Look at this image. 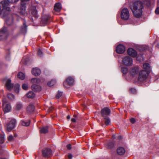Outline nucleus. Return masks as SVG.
Masks as SVG:
<instances>
[{"label":"nucleus","mask_w":159,"mask_h":159,"mask_svg":"<svg viewBox=\"0 0 159 159\" xmlns=\"http://www.w3.org/2000/svg\"><path fill=\"white\" fill-rule=\"evenodd\" d=\"M130 8L134 16L137 18H139L142 14L143 3L140 1H137L131 5Z\"/></svg>","instance_id":"obj_1"},{"label":"nucleus","mask_w":159,"mask_h":159,"mask_svg":"<svg viewBox=\"0 0 159 159\" xmlns=\"http://www.w3.org/2000/svg\"><path fill=\"white\" fill-rule=\"evenodd\" d=\"M0 7L2 8L0 13L1 16L4 18L11 11L8 1L7 0H4L1 2Z\"/></svg>","instance_id":"obj_2"},{"label":"nucleus","mask_w":159,"mask_h":159,"mask_svg":"<svg viewBox=\"0 0 159 159\" xmlns=\"http://www.w3.org/2000/svg\"><path fill=\"white\" fill-rule=\"evenodd\" d=\"M123 64L126 66H131L133 64V59L129 56H125L122 58Z\"/></svg>","instance_id":"obj_3"},{"label":"nucleus","mask_w":159,"mask_h":159,"mask_svg":"<svg viewBox=\"0 0 159 159\" xmlns=\"http://www.w3.org/2000/svg\"><path fill=\"white\" fill-rule=\"evenodd\" d=\"M3 109L4 111L9 112L11 109V107L10 103L8 102L6 98L3 99Z\"/></svg>","instance_id":"obj_4"},{"label":"nucleus","mask_w":159,"mask_h":159,"mask_svg":"<svg viewBox=\"0 0 159 159\" xmlns=\"http://www.w3.org/2000/svg\"><path fill=\"white\" fill-rule=\"evenodd\" d=\"M148 71L142 70L140 71L139 74V80L140 81H143L145 80L148 75Z\"/></svg>","instance_id":"obj_5"},{"label":"nucleus","mask_w":159,"mask_h":159,"mask_svg":"<svg viewBox=\"0 0 159 159\" xmlns=\"http://www.w3.org/2000/svg\"><path fill=\"white\" fill-rule=\"evenodd\" d=\"M120 16L121 18L124 20H127L129 18V14L127 8H124L122 10Z\"/></svg>","instance_id":"obj_6"},{"label":"nucleus","mask_w":159,"mask_h":159,"mask_svg":"<svg viewBox=\"0 0 159 159\" xmlns=\"http://www.w3.org/2000/svg\"><path fill=\"white\" fill-rule=\"evenodd\" d=\"M111 113L110 109L108 107H105L102 110L101 113L103 117H107Z\"/></svg>","instance_id":"obj_7"},{"label":"nucleus","mask_w":159,"mask_h":159,"mask_svg":"<svg viewBox=\"0 0 159 159\" xmlns=\"http://www.w3.org/2000/svg\"><path fill=\"white\" fill-rule=\"evenodd\" d=\"M52 154V151L50 148H45L42 150V155L44 157H48Z\"/></svg>","instance_id":"obj_8"},{"label":"nucleus","mask_w":159,"mask_h":159,"mask_svg":"<svg viewBox=\"0 0 159 159\" xmlns=\"http://www.w3.org/2000/svg\"><path fill=\"white\" fill-rule=\"evenodd\" d=\"M16 120L13 119L11 120L7 126V130L8 131H11L15 127L16 124Z\"/></svg>","instance_id":"obj_9"},{"label":"nucleus","mask_w":159,"mask_h":159,"mask_svg":"<svg viewBox=\"0 0 159 159\" xmlns=\"http://www.w3.org/2000/svg\"><path fill=\"white\" fill-rule=\"evenodd\" d=\"M139 68L138 67H135L131 68L130 70V74L133 77L136 76L139 72Z\"/></svg>","instance_id":"obj_10"},{"label":"nucleus","mask_w":159,"mask_h":159,"mask_svg":"<svg viewBox=\"0 0 159 159\" xmlns=\"http://www.w3.org/2000/svg\"><path fill=\"white\" fill-rule=\"evenodd\" d=\"M125 46L121 44L118 45L116 48L117 52L119 54H122L124 53L125 52Z\"/></svg>","instance_id":"obj_11"},{"label":"nucleus","mask_w":159,"mask_h":159,"mask_svg":"<svg viewBox=\"0 0 159 159\" xmlns=\"http://www.w3.org/2000/svg\"><path fill=\"white\" fill-rule=\"evenodd\" d=\"M7 34V29L5 27H4L0 31V37H1L2 39H6Z\"/></svg>","instance_id":"obj_12"},{"label":"nucleus","mask_w":159,"mask_h":159,"mask_svg":"<svg viewBox=\"0 0 159 159\" xmlns=\"http://www.w3.org/2000/svg\"><path fill=\"white\" fill-rule=\"evenodd\" d=\"M127 53L129 55L133 57H135L137 55L136 51L131 48H129L128 49Z\"/></svg>","instance_id":"obj_13"},{"label":"nucleus","mask_w":159,"mask_h":159,"mask_svg":"<svg viewBox=\"0 0 159 159\" xmlns=\"http://www.w3.org/2000/svg\"><path fill=\"white\" fill-rule=\"evenodd\" d=\"M21 6L20 10V14L23 16L26 15V12L25 11V6L24 3H21Z\"/></svg>","instance_id":"obj_14"},{"label":"nucleus","mask_w":159,"mask_h":159,"mask_svg":"<svg viewBox=\"0 0 159 159\" xmlns=\"http://www.w3.org/2000/svg\"><path fill=\"white\" fill-rule=\"evenodd\" d=\"M5 86L7 89L9 90H11L13 87V84L11 83V80L10 79H8L7 80Z\"/></svg>","instance_id":"obj_15"},{"label":"nucleus","mask_w":159,"mask_h":159,"mask_svg":"<svg viewBox=\"0 0 159 159\" xmlns=\"http://www.w3.org/2000/svg\"><path fill=\"white\" fill-rule=\"evenodd\" d=\"M32 74L36 76H38L40 74L41 71L38 68H33L32 70Z\"/></svg>","instance_id":"obj_16"},{"label":"nucleus","mask_w":159,"mask_h":159,"mask_svg":"<svg viewBox=\"0 0 159 159\" xmlns=\"http://www.w3.org/2000/svg\"><path fill=\"white\" fill-rule=\"evenodd\" d=\"M27 110L28 112L30 113H32L35 110V107L33 104L30 103L27 106Z\"/></svg>","instance_id":"obj_17"},{"label":"nucleus","mask_w":159,"mask_h":159,"mask_svg":"<svg viewBox=\"0 0 159 159\" xmlns=\"http://www.w3.org/2000/svg\"><path fill=\"white\" fill-rule=\"evenodd\" d=\"M125 149L122 147H119L117 150V153L120 155H124L125 152Z\"/></svg>","instance_id":"obj_18"},{"label":"nucleus","mask_w":159,"mask_h":159,"mask_svg":"<svg viewBox=\"0 0 159 159\" xmlns=\"http://www.w3.org/2000/svg\"><path fill=\"white\" fill-rule=\"evenodd\" d=\"M61 8V4L60 3H56L54 6V10L57 12H59Z\"/></svg>","instance_id":"obj_19"},{"label":"nucleus","mask_w":159,"mask_h":159,"mask_svg":"<svg viewBox=\"0 0 159 159\" xmlns=\"http://www.w3.org/2000/svg\"><path fill=\"white\" fill-rule=\"evenodd\" d=\"M31 88L33 90L36 91H39L41 90V87L37 85H32Z\"/></svg>","instance_id":"obj_20"},{"label":"nucleus","mask_w":159,"mask_h":159,"mask_svg":"<svg viewBox=\"0 0 159 159\" xmlns=\"http://www.w3.org/2000/svg\"><path fill=\"white\" fill-rule=\"evenodd\" d=\"M66 82L69 85H72L74 83V80L71 77H69L66 79Z\"/></svg>","instance_id":"obj_21"},{"label":"nucleus","mask_w":159,"mask_h":159,"mask_svg":"<svg viewBox=\"0 0 159 159\" xmlns=\"http://www.w3.org/2000/svg\"><path fill=\"white\" fill-rule=\"evenodd\" d=\"M26 96L29 98H32L35 97V94L33 92L30 91L26 94Z\"/></svg>","instance_id":"obj_22"},{"label":"nucleus","mask_w":159,"mask_h":159,"mask_svg":"<svg viewBox=\"0 0 159 159\" xmlns=\"http://www.w3.org/2000/svg\"><path fill=\"white\" fill-rule=\"evenodd\" d=\"M30 122V120H29L28 121L21 120L20 121V123L22 125L27 126L29 125Z\"/></svg>","instance_id":"obj_23"},{"label":"nucleus","mask_w":159,"mask_h":159,"mask_svg":"<svg viewBox=\"0 0 159 159\" xmlns=\"http://www.w3.org/2000/svg\"><path fill=\"white\" fill-rule=\"evenodd\" d=\"M40 81L39 79L35 78L32 79L31 80V82L33 84V85H37V84L39 83Z\"/></svg>","instance_id":"obj_24"},{"label":"nucleus","mask_w":159,"mask_h":159,"mask_svg":"<svg viewBox=\"0 0 159 159\" xmlns=\"http://www.w3.org/2000/svg\"><path fill=\"white\" fill-rule=\"evenodd\" d=\"M48 132V129L47 127H43L40 130V132L41 133L45 134Z\"/></svg>","instance_id":"obj_25"},{"label":"nucleus","mask_w":159,"mask_h":159,"mask_svg":"<svg viewBox=\"0 0 159 159\" xmlns=\"http://www.w3.org/2000/svg\"><path fill=\"white\" fill-rule=\"evenodd\" d=\"M30 12L32 15H33L35 17H37V10L35 8H34L33 9L31 10Z\"/></svg>","instance_id":"obj_26"},{"label":"nucleus","mask_w":159,"mask_h":159,"mask_svg":"<svg viewBox=\"0 0 159 159\" xmlns=\"http://www.w3.org/2000/svg\"><path fill=\"white\" fill-rule=\"evenodd\" d=\"M17 76L21 80H24L25 77V74L21 72L18 73Z\"/></svg>","instance_id":"obj_27"},{"label":"nucleus","mask_w":159,"mask_h":159,"mask_svg":"<svg viewBox=\"0 0 159 159\" xmlns=\"http://www.w3.org/2000/svg\"><path fill=\"white\" fill-rule=\"evenodd\" d=\"M143 68L148 70H150V67L149 64L148 63H144L143 65Z\"/></svg>","instance_id":"obj_28"},{"label":"nucleus","mask_w":159,"mask_h":159,"mask_svg":"<svg viewBox=\"0 0 159 159\" xmlns=\"http://www.w3.org/2000/svg\"><path fill=\"white\" fill-rule=\"evenodd\" d=\"M137 60L139 61H143L144 58L142 54H139L137 57Z\"/></svg>","instance_id":"obj_29"},{"label":"nucleus","mask_w":159,"mask_h":159,"mask_svg":"<svg viewBox=\"0 0 159 159\" xmlns=\"http://www.w3.org/2000/svg\"><path fill=\"white\" fill-rule=\"evenodd\" d=\"M56 81L55 80H52L51 81L48 82V85L49 86H53L56 83Z\"/></svg>","instance_id":"obj_30"},{"label":"nucleus","mask_w":159,"mask_h":159,"mask_svg":"<svg viewBox=\"0 0 159 159\" xmlns=\"http://www.w3.org/2000/svg\"><path fill=\"white\" fill-rule=\"evenodd\" d=\"M23 106L22 104L21 103H19L17 104L16 106V108L17 109L19 110Z\"/></svg>","instance_id":"obj_31"},{"label":"nucleus","mask_w":159,"mask_h":159,"mask_svg":"<svg viewBox=\"0 0 159 159\" xmlns=\"http://www.w3.org/2000/svg\"><path fill=\"white\" fill-rule=\"evenodd\" d=\"M7 97L8 98L10 99H14V96L10 93H9L7 95Z\"/></svg>","instance_id":"obj_32"},{"label":"nucleus","mask_w":159,"mask_h":159,"mask_svg":"<svg viewBox=\"0 0 159 159\" xmlns=\"http://www.w3.org/2000/svg\"><path fill=\"white\" fill-rule=\"evenodd\" d=\"M114 146L113 143L111 142H109L107 144V148H111Z\"/></svg>","instance_id":"obj_33"},{"label":"nucleus","mask_w":159,"mask_h":159,"mask_svg":"<svg viewBox=\"0 0 159 159\" xmlns=\"http://www.w3.org/2000/svg\"><path fill=\"white\" fill-rule=\"evenodd\" d=\"M6 22L8 25H11L13 23V21L12 19L10 20L7 19L6 20Z\"/></svg>","instance_id":"obj_34"},{"label":"nucleus","mask_w":159,"mask_h":159,"mask_svg":"<svg viewBox=\"0 0 159 159\" xmlns=\"http://www.w3.org/2000/svg\"><path fill=\"white\" fill-rule=\"evenodd\" d=\"M148 47L146 45H143L142 46V48L140 49L142 51H146L148 48Z\"/></svg>","instance_id":"obj_35"},{"label":"nucleus","mask_w":159,"mask_h":159,"mask_svg":"<svg viewBox=\"0 0 159 159\" xmlns=\"http://www.w3.org/2000/svg\"><path fill=\"white\" fill-rule=\"evenodd\" d=\"M105 120V124L106 125H107L109 124L110 122V120L109 118H107V117H104Z\"/></svg>","instance_id":"obj_36"},{"label":"nucleus","mask_w":159,"mask_h":159,"mask_svg":"<svg viewBox=\"0 0 159 159\" xmlns=\"http://www.w3.org/2000/svg\"><path fill=\"white\" fill-rule=\"evenodd\" d=\"M5 138L2 135L0 137V144H2L4 142Z\"/></svg>","instance_id":"obj_37"},{"label":"nucleus","mask_w":159,"mask_h":159,"mask_svg":"<svg viewBox=\"0 0 159 159\" xmlns=\"http://www.w3.org/2000/svg\"><path fill=\"white\" fill-rule=\"evenodd\" d=\"M20 88V85L19 84H17L15 87V91L18 93L19 92V89Z\"/></svg>","instance_id":"obj_38"},{"label":"nucleus","mask_w":159,"mask_h":159,"mask_svg":"<svg viewBox=\"0 0 159 159\" xmlns=\"http://www.w3.org/2000/svg\"><path fill=\"white\" fill-rule=\"evenodd\" d=\"M22 89L25 90H27L28 89V86L26 84H23L22 86Z\"/></svg>","instance_id":"obj_39"},{"label":"nucleus","mask_w":159,"mask_h":159,"mask_svg":"<svg viewBox=\"0 0 159 159\" xmlns=\"http://www.w3.org/2000/svg\"><path fill=\"white\" fill-rule=\"evenodd\" d=\"M121 70L123 74H125L128 71V69L126 67L122 68Z\"/></svg>","instance_id":"obj_40"},{"label":"nucleus","mask_w":159,"mask_h":159,"mask_svg":"<svg viewBox=\"0 0 159 159\" xmlns=\"http://www.w3.org/2000/svg\"><path fill=\"white\" fill-rule=\"evenodd\" d=\"M74 117L73 118L71 119V121L72 122H76V121L77 119V117L76 116L74 115Z\"/></svg>","instance_id":"obj_41"},{"label":"nucleus","mask_w":159,"mask_h":159,"mask_svg":"<svg viewBox=\"0 0 159 159\" xmlns=\"http://www.w3.org/2000/svg\"><path fill=\"white\" fill-rule=\"evenodd\" d=\"M19 0H7L9 3H13L17 2Z\"/></svg>","instance_id":"obj_42"},{"label":"nucleus","mask_w":159,"mask_h":159,"mask_svg":"<svg viewBox=\"0 0 159 159\" xmlns=\"http://www.w3.org/2000/svg\"><path fill=\"white\" fill-rule=\"evenodd\" d=\"M62 93L61 92L59 91L58 92L57 94L56 95V98H59L62 95Z\"/></svg>","instance_id":"obj_43"},{"label":"nucleus","mask_w":159,"mask_h":159,"mask_svg":"<svg viewBox=\"0 0 159 159\" xmlns=\"http://www.w3.org/2000/svg\"><path fill=\"white\" fill-rule=\"evenodd\" d=\"M38 55L40 57H41L43 55V52L40 49L38 50Z\"/></svg>","instance_id":"obj_44"},{"label":"nucleus","mask_w":159,"mask_h":159,"mask_svg":"<svg viewBox=\"0 0 159 159\" xmlns=\"http://www.w3.org/2000/svg\"><path fill=\"white\" fill-rule=\"evenodd\" d=\"M129 91L130 92L132 93H134L136 92V90L134 88H131L130 89Z\"/></svg>","instance_id":"obj_45"},{"label":"nucleus","mask_w":159,"mask_h":159,"mask_svg":"<svg viewBox=\"0 0 159 159\" xmlns=\"http://www.w3.org/2000/svg\"><path fill=\"white\" fill-rule=\"evenodd\" d=\"M13 139V137L11 135H9L8 138V140L9 141H12Z\"/></svg>","instance_id":"obj_46"},{"label":"nucleus","mask_w":159,"mask_h":159,"mask_svg":"<svg viewBox=\"0 0 159 159\" xmlns=\"http://www.w3.org/2000/svg\"><path fill=\"white\" fill-rule=\"evenodd\" d=\"M155 12L157 14H159V7H157V8L156 9L155 11Z\"/></svg>","instance_id":"obj_47"},{"label":"nucleus","mask_w":159,"mask_h":159,"mask_svg":"<svg viewBox=\"0 0 159 159\" xmlns=\"http://www.w3.org/2000/svg\"><path fill=\"white\" fill-rule=\"evenodd\" d=\"M130 121L131 123H132L133 124H134L135 122V119L132 118L130 119Z\"/></svg>","instance_id":"obj_48"},{"label":"nucleus","mask_w":159,"mask_h":159,"mask_svg":"<svg viewBox=\"0 0 159 159\" xmlns=\"http://www.w3.org/2000/svg\"><path fill=\"white\" fill-rule=\"evenodd\" d=\"M68 157L69 159H71L73 157V156L70 153L68 154Z\"/></svg>","instance_id":"obj_49"},{"label":"nucleus","mask_w":159,"mask_h":159,"mask_svg":"<svg viewBox=\"0 0 159 159\" xmlns=\"http://www.w3.org/2000/svg\"><path fill=\"white\" fill-rule=\"evenodd\" d=\"M67 148L68 149H70L71 148V145L70 144H69L67 145Z\"/></svg>","instance_id":"obj_50"},{"label":"nucleus","mask_w":159,"mask_h":159,"mask_svg":"<svg viewBox=\"0 0 159 159\" xmlns=\"http://www.w3.org/2000/svg\"><path fill=\"white\" fill-rule=\"evenodd\" d=\"M48 20V18H46V19H45L44 20H45V22L44 23V25H46L47 24V21Z\"/></svg>","instance_id":"obj_51"},{"label":"nucleus","mask_w":159,"mask_h":159,"mask_svg":"<svg viewBox=\"0 0 159 159\" xmlns=\"http://www.w3.org/2000/svg\"><path fill=\"white\" fill-rule=\"evenodd\" d=\"M29 0H21V1L22 2L21 3H23V2L27 1Z\"/></svg>","instance_id":"obj_52"},{"label":"nucleus","mask_w":159,"mask_h":159,"mask_svg":"<svg viewBox=\"0 0 159 159\" xmlns=\"http://www.w3.org/2000/svg\"><path fill=\"white\" fill-rule=\"evenodd\" d=\"M67 118L68 119H70V116L69 115H68L67 116Z\"/></svg>","instance_id":"obj_53"},{"label":"nucleus","mask_w":159,"mask_h":159,"mask_svg":"<svg viewBox=\"0 0 159 159\" xmlns=\"http://www.w3.org/2000/svg\"><path fill=\"white\" fill-rule=\"evenodd\" d=\"M117 138L119 139H121V137L120 136H118Z\"/></svg>","instance_id":"obj_54"},{"label":"nucleus","mask_w":159,"mask_h":159,"mask_svg":"<svg viewBox=\"0 0 159 159\" xmlns=\"http://www.w3.org/2000/svg\"><path fill=\"white\" fill-rule=\"evenodd\" d=\"M2 9V8H1V7H0V11L1 12Z\"/></svg>","instance_id":"obj_55"},{"label":"nucleus","mask_w":159,"mask_h":159,"mask_svg":"<svg viewBox=\"0 0 159 159\" xmlns=\"http://www.w3.org/2000/svg\"><path fill=\"white\" fill-rule=\"evenodd\" d=\"M15 16L16 17H18V16L17 14H15Z\"/></svg>","instance_id":"obj_56"},{"label":"nucleus","mask_w":159,"mask_h":159,"mask_svg":"<svg viewBox=\"0 0 159 159\" xmlns=\"http://www.w3.org/2000/svg\"><path fill=\"white\" fill-rule=\"evenodd\" d=\"M157 47L158 48H159V43L157 44Z\"/></svg>","instance_id":"obj_57"},{"label":"nucleus","mask_w":159,"mask_h":159,"mask_svg":"<svg viewBox=\"0 0 159 159\" xmlns=\"http://www.w3.org/2000/svg\"><path fill=\"white\" fill-rule=\"evenodd\" d=\"M1 151H2V150H0V154L1 153Z\"/></svg>","instance_id":"obj_58"},{"label":"nucleus","mask_w":159,"mask_h":159,"mask_svg":"<svg viewBox=\"0 0 159 159\" xmlns=\"http://www.w3.org/2000/svg\"><path fill=\"white\" fill-rule=\"evenodd\" d=\"M113 137H114V138H115V135H114L113 136Z\"/></svg>","instance_id":"obj_59"},{"label":"nucleus","mask_w":159,"mask_h":159,"mask_svg":"<svg viewBox=\"0 0 159 159\" xmlns=\"http://www.w3.org/2000/svg\"><path fill=\"white\" fill-rule=\"evenodd\" d=\"M24 25H25V26L26 25H25V23H24Z\"/></svg>","instance_id":"obj_60"}]
</instances>
